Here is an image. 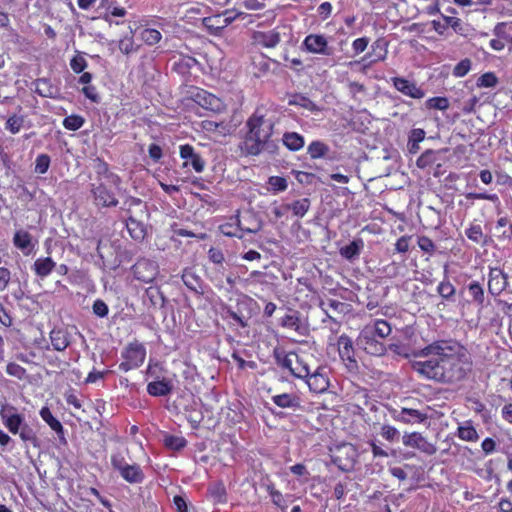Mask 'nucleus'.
Returning a JSON list of instances; mask_svg holds the SVG:
<instances>
[{
  "label": "nucleus",
  "mask_w": 512,
  "mask_h": 512,
  "mask_svg": "<svg viewBox=\"0 0 512 512\" xmlns=\"http://www.w3.org/2000/svg\"><path fill=\"white\" fill-rule=\"evenodd\" d=\"M411 367L428 381L447 386H460L473 374L474 363L468 349L456 340H435L414 352Z\"/></svg>",
  "instance_id": "obj_1"
},
{
  "label": "nucleus",
  "mask_w": 512,
  "mask_h": 512,
  "mask_svg": "<svg viewBox=\"0 0 512 512\" xmlns=\"http://www.w3.org/2000/svg\"><path fill=\"white\" fill-rule=\"evenodd\" d=\"M270 109L259 105L248 117L245 123L246 132L239 145L244 156H258L263 151L275 153L278 146L271 140L275 121L269 117Z\"/></svg>",
  "instance_id": "obj_2"
},
{
  "label": "nucleus",
  "mask_w": 512,
  "mask_h": 512,
  "mask_svg": "<svg viewBox=\"0 0 512 512\" xmlns=\"http://www.w3.org/2000/svg\"><path fill=\"white\" fill-rule=\"evenodd\" d=\"M276 364L283 370H287L292 376L304 379L311 370L309 360L312 356L306 353L298 354L294 351L286 352L276 348L273 352Z\"/></svg>",
  "instance_id": "obj_3"
},
{
  "label": "nucleus",
  "mask_w": 512,
  "mask_h": 512,
  "mask_svg": "<svg viewBox=\"0 0 512 512\" xmlns=\"http://www.w3.org/2000/svg\"><path fill=\"white\" fill-rule=\"evenodd\" d=\"M146 347L139 340L134 339L129 342L121 352L122 362L119 364V370L128 372L137 369L143 365L146 359Z\"/></svg>",
  "instance_id": "obj_4"
},
{
  "label": "nucleus",
  "mask_w": 512,
  "mask_h": 512,
  "mask_svg": "<svg viewBox=\"0 0 512 512\" xmlns=\"http://www.w3.org/2000/svg\"><path fill=\"white\" fill-rule=\"evenodd\" d=\"M141 203H142L141 199L132 197V196L128 197L124 201V205L127 206L126 228H127V231L129 233L130 237L132 239H134L135 241H143L147 235L146 225L143 222L135 219L131 215V208L133 206H139Z\"/></svg>",
  "instance_id": "obj_5"
},
{
  "label": "nucleus",
  "mask_w": 512,
  "mask_h": 512,
  "mask_svg": "<svg viewBox=\"0 0 512 512\" xmlns=\"http://www.w3.org/2000/svg\"><path fill=\"white\" fill-rule=\"evenodd\" d=\"M337 349L339 357L348 372L357 373L359 370V364L355 356L352 339L346 334L340 335L337 339Z\"/></svg>",
  "instance_id": "obj_6"
},
{
  "label": "nucleus",
  "mask_w": 512,
  "mask_h": 512,
  "mask_svg": "<svg viewBox=\"0 0 512 512\" xmlns=\"http://www.w3.org/2000/svg\"><path fill=\"white\" fill-rule=\"evenodd\" d=\"M309 390L315 394H322L330 387L329 369L326 366H317L304 378Z\"/></svg>",
  "instance_id": "obj_7"
},
{
  "label": "nucleus",
  "mask_w": 512,
  "mask_h": 512,
  "mask_svg": "<svg viewBox=\"0 0 512 512\" xmlns=\"http://www.w3.org/2000/svg\"><path fill=\"white\" fill-rule=\"evenodd\" d=\"M488 292L493 297L499 296L509 287V276L499 266H489Z\"/></svg>",
  "instance_id": "obj_8"
},
{
  "label": "nucleus",
  "mask_w": 512,
  "mask_h": 512,
  "mask_svg": "<svg viewBox=\"0 0 512 512\" xmlns=\"http://www.w3.org/2000/svg\"><path fill=\"white\" fill-rule=\"evenodd\" d=\"M90 192L96 207L111 208L116 207L119 203L115 193L108 189L104 183L91 184Z\"/></svg>",
  "instance_id": "obj_9"
},
{
  "label": "nucleus",
  "mask_w": 512,
  "mask_h": 512,
  "mask_svg": "<svg viewBox=\"0 0 512 512\" xmlns=\"http://www.w3.org/2000/svg\"><path fill=\"white\" fill-rule=\"evenodd\" d=\"M132 273L138 281L151 283L158 275V265L153 260L141 258L132 266Z\"/></svg>",
  "instance_id": "obj_10"
},
{
  "label": "nucleus",
  "mask_w": 512,
  "mask_h": 512,
  "mask_svg": "<svg viewBox=\"0 0 512 512\" xmlns=\"http://www.w3.org/2000/svg\"><path fill=\"white\" fill-rule=\"evenodd\" d=\"M402 443L404 446L417 449L428 456L434 455L437 452L436 445L420 432L405 433L402 436Z\"/></svg>",
  "instance_id": "obj_11"
},
{
  "label": "nucleus",
  "mask_w": 512,
  "mask_h": 512,
  "mask_svg": "<svg viewBox=\"0 0 512 512\" xmlns=\"http://www.w3.org/2000/svg\"><path fill=\"white\" fill-rule=\"evenodd\" d=\"M281 42V34L277 28L270 30H256L251 35L253 46L265 49H275Z\"/></svg>",
  "instance_id": "obj_12"
},
{
  "label": "nucleus",
  "mask_w": 512,
  "mask_h": 512,
  "mask_svg": "<svg viewBox=\"0 0 512 512\" xmlns=\"http://www.w3.org/2000/svg\"><path fill=\"white\" fill-rule=\"evenodd\" d=\"M357 343L361 349L372 356H382L386 353V346L381 339H377L369 330H362Z\"/></svg>",
  "instance_id": "obj_13"
},
{
  "label": "nucleus",
  "mask_w": 512,
  "mask_h": 512,
  "mask_svg": "<svg viewBox=\"0 0 512 512\" xmlns=\"http://www.w3.org/2000/svg\"><path fill=\"white\" fill-rule=\"evenodd\" d=\"M388 55V42L385 38L376 39L372 45L371 50L366 53L360 60L364 68H369L373 64L384 61Z\"/></svg>",
  "instance_id": "obj_14"
},
{
  "label": "nucleus",
  "mask_w": 512,
  "mask_h": 512,
  "mask_svg": "<svg viewBox=\"0 0 512 512\" xmlns=\"http://www.w3.org/2000/svg\"><path fill=\"white\" fill-rule=\"evenodd\" d=\"M302 47L305 51L312 54L332 55V49L329 47L328 40L323 34H308L302 42Z\"/></svg>",
  "instance_id": "obj_15"
},
{
  "label": "nucleus",
  "mask_w": 512,
  "mask_h": 512,
  "mask_svg": "<svg viewBox=\"0 0 512 512\" xmlns=\"http://www.w3.org/2000/svg\"><path fill=\"white\" fill-rule=\"evenodd\" d=\"M391 82L393 87L404 96L417 100L425 97V90L418 86L415 81L396 76L391 78Z\"/></svg>",
  "instance_id": "obj_16"
},
{
  "label": "nucleus",
  "mask_w": 512,
  "mask_h": 512,
  "mask_svg": "<svg viewBox=\"0 0 512 512\" xmlns=\"http://www.w3.org/2000/svg\"><path fill=\"white\" fill-rule=\"evenodd\" d=\"M179 154L181 159L184 160L183 167L191 166L197 173H201L205 168V161L199 153L195 151V148L190 144L180 145Z\"/></svg>",
  "instance_id": "obj_17"
},
{
  "label": "nucleus",
  "mask_w": 512,
  "mask_h": 512,
  "mask_svg": "<svg viewBox=\"0 0 512 512\" xmlns=\"http://www.w3.org/2000/svg\"><path fill=\"white\" fill-rule=\"evenodd\" d=\"M4 426L13 435L18 434L21 427L25 423V418L22 414L18 413L16 407L8 406L0 411Z\"/></svg>",
  "instance_id": "obj_18"
},
{
  "label": "nucleus",
  "mask_w": 512,
  "mask_h": 512,
  "mask_svg": "<svg viewBox=\"0 0 512 512\" xmlns=\"http://www.w3.org/2000/svg\"><path fill=\"white\" fill-rule=\"evenodd\" d=\"M333 462L343 471H349L356 462V451L352 445H344L337 449Z\"/></svg>",
  "instance_id": "obj_19"
},
{
  "label": "nucleus",
  "mask_w": 512,
  "mask_h": 512,
  "mask_svg": "<svg viewBox=\"0 0 512 512\" xmlns=\"http://www.w3.org/2000/svg\"><path fill=\"white\" fill-rule=\"evenodd\" d=\"M195 101L204 109L212 112H221L224 108L222 100L206 90H199L195 94Z\"/></svg>",
  "instance_id": "obj_20"
},
{
  "label": "nucleus",
  "mask_w": 512,
  "mask_h": 512,
  "mask_svg": "<svg viewBox=\"0 0 512 512\" xmlns=\"http://www.w3.org/2000/svg\"><path fill=\"white\" fill-rule=\"evenodd\" d=\"M394 419L404 424H421L428 419V415L418 409L403 407L397 415H394Z\"/></svg>",
  "instance_id": "obj_21"
},
{
  "label": "nucleus",
  "mask_w": 512,
  "mask_h": 512,
  "mask_svg": "<svg viewBox=\"0 0 512 512\" xmlns=\"http://www.w3.org/2000/svg\"><path fill=\"white\" fill-rule=\"evenodd\" d=\"M271 400L276 406L280 408L292 409L294 411L302 409L301 398L296 393H282L273 395Z\"/></svg>",
  "instance_id": "obj_22"
},
{
  "label": "nucleus",
  "mask_w": 512,
  "mask_h": 512,
  "mask_svg": "<svg viewBox=\"0 0 512 512\" xmlns=\"http://www.w3.org/2000/svg\"><path fill=\"white\" fill-rule=\"evenodd\" d=\"M220 232L227 237L243 238V232L254 233L256 230L244 229L241 227V222L238 216L232 217L229 222L219 226Z\"/></svg>",
  "instance_id": "obj_23"
},
{
  "label": "nucleus",
  "mask_w": 512,
  "mask_h": 512,
  "mask_svg": "<svg viewBox=\"0 0 512 512\" xmlns=\"http://www.w3.org/2000/svg\"><path fill=\"white\" fill-rule=\"evenodd\" d=\"M13 245L21 250L25 255H29L35 248L32 235L23 229L17 230L13 236Z\"/></svg>",
  "instance_id": "obj_24"
},
{
  "label": "nucleus",
  "mask_w": 512,
  "mask_h": 512,
  "mask_svg": "<svg viewBox=\"0 0 512 512\" xmlns=\"http://www.w3.org/2000/svg\"><path fill=\"white\" fill-rule=\"evenodd\" d=\"M39 414L42 420L57 434L59 440L66 443L64 427L61 422L53 416L51 410L47 406H44L40 409Z\"/></svg>",
  "instance_id": "obj_25"
},
{
  "label": "nucleus",
  "mask_w": 512,
  "mask_h": 512,
  "mask_svg": "<svg viewBox=\"0 0 512 512\" xmlns=\"http://www.w3.org/2000/svg\"><path fill=\"white\" fill-rule=\"evenodd\" d=\"M55 268L56 262L51 257H39L32 265L33 272L41 279L49 276Z\"/></svg>",
  "instance_id": "obj_26"
},
{
  "label": "nucleus",
  "mask_w": 512,
  "mask_h": 512,
  "mask_svg": "<svg viewBox=\"0 0 512 512\" xmlns=\"http://www.w3.org/2000/svg\"><path fill=\"white\" fill-rule=\"evenodd\" d=\"M119 474L126 482L130 484H140L145 479V474L141 466L137 463L128 464Z\"/></svg>",
  "instance_id": "obj_27"
},
{
  "label": "nucleus",
  "mask_w": 512,
  "mask_h": 512,
  "mask_svg": "<svg viewBox=\"0 0 512 512\" xmlns=\"http://www.w3.org/2000/svg\"><path fill=\"white\" fill-rule=\"evenodd\" d=\"M363 330H369L372 335L381 340H384L392 332L391 325L383 319L373 320L371 323L367 324Z\"/></svg>",
  "instance_id": "obj_28"
},
{
  "label": "nucleus",
  "mask_w": 512,
  "mask_h": 512,
  "mask_svg": "<svg viewBox=\"0 0 512 512\" xmlns=\"http://www.w3.org/2000/svg\"><path fill=\"white\" fill-rule=\"evenodd\" d=\"M173 390V385L170 380L162 379L149 382L147 385V392L154 397H161L169 395Z\"/></svg>",
  "instance_id": "obj_29"
},
{
  "label": "nucleus",
  "mask_w": 512,
  "mask_h": 512,
  "mask_svg": "<svg viewBox=\"0 0 512 512\" xmlns=\"http://www.w3.org/2000/svg\"><path fill=\"white\" fill-rule=\"evenodd\" d=\"M456 436L467 442H477L479 439L478 432L474 427L472 420H466L457 427Z\"/></svg>",
  "instance_id": "obj_30"
},
{
  "label": "nucleus",
  "mask_w": 512,
  "mask_h": 512,
  "mask_svg": "<svg viewBox=\"0 0 512 512\" xmlns=\"http://www.w3.org/2000/svg\"><path fill=\"white\" fill-rule=\"evenodd\" d=\"M181 278L189 290L195 293L203 292L202 279L192 269H184Z\"/></svg>",
  "instance_id": "obj_31"
},
{
  "label": "nucleus",
  "mask_w": 512,
  "mask_h": 512,
  "mask_svg": "<svg viewBox=\"0 0 512 512\" xmlns=\"http://www.w3.org/2000/svg\"><path fill=\"white\" fill-rule=\"evenodd\" d=\"M311 201L309 198H301L291 203L283 205L285 211H292L293 215L297 218H303L309 211Z\"/></svg>",
  "instance_id": "obj_32"
},
{
  "label": "nucleus",
  "mask_w": 512,
  "mask_h": 512,
  "mask_svg": "<svg viewBox=\"0 0 512 512\" xmlns=\"http://www.w3.org/2000/svg\"><path fill=\"white\" fill-rule=\"evenodd\" d=\"M440 151L427 149L416 160V166L421 170L432 168L439 160Z\"/></svg>",
  "instance_id": "obj_33"
},
{
  "label": "nucleus",
  "mask_w": 512,
  "mask_h": 512,
  "mask_svg": "<svg viewBox=\"0 0 512 512\" xmlns=\"http://www.w3.org/2000/svg\"><path fill=\"white\" fill-rule=\"evenodd\" d=\"M363 247H364L363 240L361 238H358V239L351 241L348 245L341 247L339 252L343 258H345L346 260L352 261L360 255Z\"/></svg>",
  "instance_id": "obj_34"
},
{
  "label": "nucleus",
  "mask_w": 512,
  "mask_h": 512,
  "mask_svg": "<svg viewBox=\"0 0 512 512\" xmlns=\"http://www.w3.org/2000/svg\"><path fill=\"white\" fill-rule=\"evenodd\" d=\"M204 27L213 35H220L222 30L226 28V22L220 14L203 18Z\"/></svg>",
  "instance_id": "obj_35"
},
{
  "label": "nucleus",
  "mask_w": 512,
  "mask_h": 512,
  "mask_svg": "<svg viewBox=\"0 0 512 512\" xmlns=\"http://www.w3.org/2000/svg\"><path fill=\"white\" fill-rule=\"evenodd\" d=\"M436 291L443 300L447 302L455 301L456 288L447 276L438 284Z\"/></svg>",
  "instance_id": "obj_36"
},
{
  "label": "nucleus",
  "mask_w": 512,
  "mask_h": 512,
  "mask_svg": "<svg viewBox=\"0 0 512 512\" xmlns=\"http://www.w3.org/2000/svg\"><path fill=\"white\" fill-rule=\"evenodd\" d=\"M425 131L422 128H414L409 132L407 149L410 154L418 153L419 143L425 139Z\"/></svg>",
  "instance_id": "obj_37"
},
{
  "label": "nucleus",
  "mask_w": 512,
  "mask_h": 512,
  "mask_svg": "<svg viewBox=\"0 0 512 512\" xmlns=\"http://www.w3.org/2000/svg\"><path fill=\"white\" fill-rule=\"evenodd\" d=\"M101 7L105 8L106 11L100 17L108 23L113 22L112 17H124L127 14V11L124 7H120V6L111 7L109 0H101L99 8H101Z\"/></svg>",
  "instance_id": "obj_38"
},
{
  "label": "nucleus",
  "mask_w": 512,
  "mask_h": 512,
  "mask_svg": "<svg viewBox=\"0 0 512 512\" xmlns=\"http://www.w3.org/2000/svg\"><path fill=\"white\" fill-rule=\"evenodd\" d=\"M467 289L471 297V301L478 307H483L485 301V291L483 286L478 281H471L467 285Z\"/></svg>",
  "instance_id": "obj_39"
},
{
  "label": "nucleus",
  "mask_w": 512,
  "mask_h": 512,
  "mask_svg": "<svg viewBox=\"0 0 512 512\" xmlns=\"http://www.w3.org/2000/svg\"><path fill=\"white\" fill-rule=\"evenodd\" d=\"M283 144L290 151H299L304 146V138L296 132H286L283 135Z\"/></svg>",
  "instance_id": "obj_40"
},
{
  "label": "nucleus",
  "mask_w": 512,
  "mask_h": 512,
  "mask_svg": "<svg viewBox=\"0 0 512 512\" xmlns=\"http://www.w3.org/2000/svg\"><path fill=\"white\" fill-rule=\"evenodd\" d=\"M50 339L53 348L57 351H64L70 343L67 334L62 330H52Z\"/></svg>",
  "instance_id": "obj_41"
},
{
  "label": "nucleus",
  "mask_w": 512,
  "mask_h": 512,
  "mask_svg": "<svg viewBox=\"0 0 512 512\" xmlns=\"http://www.w3.org/2000/svg\"><path fill=\"white\" fill-rule=\"evenodd\" d=\"M20 439L24 443H29L33 447H39V438L37 436V433L34 431V429L28 424L24 423L21 427L20 431L18 432Z\"/></svg>",
  "instance_id": "obj_42"
},
{
  "label": "nucleus",
  "mask_w": 512,
  "mask_h": 512,
  "mask_svg": "<svg viewBox=\"0 0 512 512\" xmlns=\"http://www.w3.org/2000/svg\"><path fill=\"white\" fill-rule=\"evenodd\" d=\"M280 325H281V327L289 329V330L299 331V329L301 327V320L299 317V313L297 311H292L288 314H285L280 319Z\"/></svg>",
  "instance_id": "obj_43"
},
{
  "label": "nucleus",
  "mask_w": 512,
  "mask_h": 512,
  "mask_svg": "<svg viewBox=\"0 0 512 512\" xmlns=\"http://www.w3.org/2000/svg\"><path fill=\"white\" fill-rule=\"evenodd\" d=\"M95 169H96V173L98 176H103L105 178L112 179V182L114 184H117L120 182V177L110 171L108 163L106 161H104L103 159H101V158L96 159Z\"/></svg>",
  "instance_id": "obj_44"
},
{
  "label": "nucleus",
  "mask_w": 512,
  "mask_h": 512,
  "mask_svg": "<svg viewBox=\"0 0 512 512\" xmlns=\"http://www.w3.org/2000/svg\"><path fill=\"white\" fill-rule=\"evenodd\" d=\"M164 446L173 451H180L187 445V440L183 436L166 435L164 437Z\"/></svg>",
  "instance_id": "obj_45"
},
{
  "label": "nucleus",
  "mask_w": 512,
  "mask_h": 512,
  "mask_svg": "<svg viewBox=\"0 0 512 512\" xmlns=\"http://www.w3.org/2000/svg\"><path fill=\"white\" fill-rule=\"evenodd\" d=\"M140 38L145 44L152 46L161 41L162 34L157 29L145 28L141 31Z\"/></svg>",
  "instance_id": "obj_46"
},
{
  "label": "nucleus",
  "mask_w": 512,
  "mask_h": 512,
  "mask_svg": "<svg viewBox=\"0 0 512 512\" xmlns=\"http://www.w3.org/2000/svg\"><path fill=\"white\" fill-rule=\"evenodd\" d=\"M85 124V118L79 114H72L65 117L62 125L66 130L77 131Z\"/></svg>",
  "instance_id": "obj_47"
},
{
  "label": "nucleus",
  "mask_w": 512,
  "mask_h": 512,
  "mask_svg": "<svg viewBox=\"0 0 512 512\" xmlns=\"http://www.w3.org/2000/svg\"><path fill=\"white\" fill-rule=\"evenodd\" d=\"M307 150L312 159H318L324 157L327 154L329 148L325 143L321 141H313L309 144Z\"/></svg>",
  "instance_id": "obj_48"
},
{
  "label": "nucleus",
  "mask_w": 512,
  "mask_h": 512,
  "mask_svg": "<svg viewBox=\"0 0 512 512\" xmlns=\"http://www.w3.org/2000/svg\"><path fill=\"white\" fill-rule=\"evenodd\" d=\"M210 496L217 503H225L227 500L226 488L222 482H218L208 489Z\"/></svg>",
  "instance_id": "obj_49"
},
{
  "label": "nucleus",
  "mask_w": 512,
  "mask_h": 512,
  "mask_svg": "<svg viewBox=\"0 0 512 512\" xmlns=\"http://www.w3.org/2000/svg\"><path fill=\"white\" fill-rule=\"evenodd\" d=\"M449 100L446 97L435 96L431 97L425 102V106L427 109H435L445 111L449 108Z\"/></svg>",
  "instance_id": "obj_50"
},
{
  "label": "nucleus",
  "mask_w": 512,
  "mask_h": 512,
  "mask_svg": "<svg viewBox=\"0 0 512 512\" xmlns=\"http://www.w3.org/2000/svg\"><path fill=\"white\" fill-rule=\"evenodd\" d=\"M23 124L24 116L14 114L7 119L5 129L12 134H17L23 127Z\"/></svg>",
  "instance_id": "obj_51"
},
{
  "label": "nucleus",
  "mask_w": 512,
  "mask_h": 512,
  "mask_svg": "<svg viewBox=\"0 0 512 512\" xmlns=\"http://www.w3.org/2000/svg\"><path fill=\"white\" fill-rule=\"evenodd\" d=\"M498 82V77L494 72H486L477 79L476 85L479 88H493L498 84Z\"/></svg>",
  "instance_id": "obj_52"
},
{
  "label": "nucleus",
  "mask_w": 512,
  "mask_h": 512,
  "mask_svg": "<svg viewBox=\"0 0 512 512\" xmlns=\"http://www.w3.org/2000/svg\"><path fill=\"white\" fill-rule=\"evenodd\" d=\"M6 373L9 376L17 378L18 380H24L27 378L26 369L15 362H9L6 365Z\"/></svg>",
  "instance_id": "obj_53"
},
{
  "label": "nucleus",
  "mask_w": 512,
  "mask_h": 512,
  "mask_svg": "<svg viewBox=\"0 0 512 512\" xmlns=\"http://www.w3.org/2000/svg\"><path fill=\"white\" fill-rule=\"evenodd\" d=\"M465 234L469 240L476 244L482 243V239L484 238L482 227L479 224H471L469 228L466 229Z\"/></svg>",
  "instance_id": "obj_54"
},
{
  "label": "nucleus",
  "mask_w": 512,
  "mask_h": 512,
  "mask_svg": "<svg viewBox=\"0 0 512 512\" xmlns=\"http://www.w3.org/2000/svg\"><path fill=\"white\" fill-rule=\"evenodd\" d=\"M417 244H418V247L420 248V250L423 251L424 253L428 254L429 256H432L436 251L435 243L428 236H425V235L418 236Z\"/></svg>",
  "instance_id": "obj_55"
},
{
  "label": "nucleus",
  "mask_w": 512,
  "mask_h": 512,
  "mask_svg": "<svg viewBox=\"0 0 512 512\" xmlns=\"http://www.w3.org/2000/svg\"><path fill=\"white\" fill-rule=\"evenodd\" d=\"M267 183L274 193L285 191L288 187L287 180L281 176H270Z\"/></svg>",
  "instance_id": "obj_56"
},
{
  "label": "nucleus",
  "mask_w": 512,
  "mask_h": 512,
  "mask_svg": "<svg viewBox=\"0 0 512 512\" xmlns=\"http://www.w3.org/2000/svg\"><path fill=\"white\" fill-rule=\"evenodd\" d=\"M324 306H328L330 309H332L334 312H336L338 314H345L349 310L348 304L338 301V300H335V299H329L326 303L321 302L320 307L327 313Z\"/></svg>",
  "instance_id": "obj_57"
},
{
  "label": "nucleus",
  "mask_w": 512,
  "mask_h": 512,
  "mask_svg": "<svg viewBox=\"0 0 512 512\" xmlns=\"http://www.w3.org/2000/svg\"><path fill=\"white\" fill-rule=\"evenodd\" d=\"M51 159L48 154H39L35 160L34 171L37 174H45L50 167Z\"/></svg>",
  "instance_id": "obj_58"
},
{
  "label": "nucleus",
  "mask_w": 512,
  "mask_h": 512,
  "mask_svg": "<svg viewBox=\"0 0 512 512\" xmlns=\"http://www.w3.org/2000/svg\"><path fill=\"white\" fill-rule=\"evenodd\" d=\"M380 434L385 440L389 442H395L400 437L399 430L396 427L388 424L382 425Z\"/></svg>",
  "instance_id": "obj_59"
},
{
  "label": "nucleus",
  "mask_w": 512,
  "mask_h": 512,
  "mask_svg": "<svg viewBox=\"0 0 512 512\" xmlns=\"http://www.w3.org/2000/svg\"><path fill=\"white\" fill-rule=\"evenodd\" d=\"M118 47H119L120 51L125 55H129L132 52L137 51V46H135L132 35L124 36L123 38H121L119 41Z\"/></svg>",
  "instance_id": "obj_60"
},
{
  "label": "nucleus",
  "mask_w": 512,
  "mask_h": 512,
  "mask_svg": "<svg viewBox=\"0 0 512 512\" xmlns=\"http://www.w3.org/2000/svg\"><path fill=\"white\" fill-rule=\"evenodd\" d=\"M87 66L88 63L86 59L80 54L73 56L70 60V67L76 74L82 73L87 68Z\"/></svg>",
  "instance_id": "obj_61"
},
{
  "label": "nucleus",
  "mask_w": 512,
  "mask_h": 512,
  "mask_svg": "<svg viewBox=\"0 0 512 512\" xmlns=\"http://www.w3.org/2000/svg\"><path fill=\"white\" fill-rule=\"evenodd\" d=\"M471 69V60L468 58L462 59L453 69V75L455 77L466 76Z\"/></svg>",
  "instance_id": "obj_62"
},
{
  "label": "nucleus",
  "mask_w": 512,
  "mask_h": 512,
  "mask_svg": "<svg viewBox=\"0 0 512 512\" xmlns=\"http://www.w3.org/2000/svg\"><path fill=\"white\" fill-rule=\"evenodd\" d=\"M412 239L411 235H403L396 241L394 245V250L397 253L405 254L409 251L410 241Z\"/></svg>",
  "instance_id": "obj_63"
},
{
  "label": "nucleus",
  "mask_w": 512,
  "mask_h": 512,
  "mask_svg": "<svg viewBox=\"0 0 512 512\" xmlns=\"http://www.w3.org/2000/svg\"><path fill=\"white\" fill-rule=\"evenodd\" d=\"M92 310L93 313L100 318L106 317L109 313L108 305L102 299H96L93 302Z\"/></svg>",
  "instance_id": "obj_64"
}]
</instances>
